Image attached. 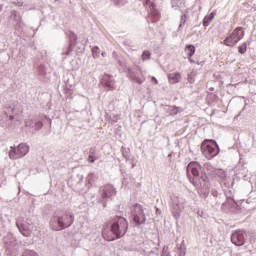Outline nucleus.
Segmentation results:
<instances>
[{"instance_id": "nucleus-1", "label": "nucleus", "mask_w": 256, "mask_h": 256, "mask_svg": "<svg viewBox=\"0 0 256 256\" xmlns=\"http://www.w3.org/2000/svg\"><path fill=\"white\" fill-rule=\"evenodd\" d=\"M73 215L67 212H59L51 218L50 227L53 231H61L62 229H67L71 227L74 221Z\"/></svg>"}, {"instance_id": "nucleus-2", "label": "nucleus", "mask_w": 256, "mask_h": 256, "mask_svg": "<svg viewBox=\"0 0 256 256\" xmlns=\"http://www.w3.org/2000/svg\"><path fill=\"white\" fill-rule=\"evenodd\" d=\"M201 152L206 159H213L219 155V145L215 140H204L201 144Z\"/></svg>"}, {"instance_id": "nucleus-3", "label": "nucleus", "mask_w": 256, "mask_h": 256, "mask_svg": "<svg viewBox=\"0 0 256 256\" xmlns=\"http://www.w3.org/2000/svg\"><path fill=\"white\" fill-rule=\"evenodd\" d=\"M245 37V29L236 27L223 41L226 47H235Z\"/></svg>"}, {"instance_id": "nucleus-4", "label": "nucleus", "mask_w": 256, "mask_h": 256, "mask_svg": "<svg viewBox=\"0 0 256 256\" xmlns=\"http://www.w3.org/2000/svg\"><path fill=\"white\" fill-rule=\"evenodd\" d=\"M112 231L121 239L127 233V229H129V223L127 219L123 217H117L113 220L112 224Z\"/></svg>"}, {"instance_id": "nucleus-5", "label": "nucleus", "mask_w": 256, "mask_h": 256, "mask_svg": "<svg viewBox=\"0 0 256 256\" xmlns=\"http://www.w3.org/2000/svg\"><path fill=\"white\" fill-rule=\"evenodd\" d=\"M29 153V146L25 143H21L18 146H11L10 151L8 153L10 159H21V157H25Z\"/></svg>"}, {"instance_id": "nucleus-6", "label": "nucleus", "mask_w": 256, "mask_h": 256, "mask_svg": "<svg viewBox=\"0 0 256 256\" xmlns=\"http://www.w3.org/2000/svg\"><path fill=\"white\" fill-rule=\"evenodd\" d=\"M132 217L136 225H143V223H145V211L143 210V206L141 204H135L132 207Z\"/></svg>"}, {"instance_id": "nucleus-7", "label": "nucleus", "mask_w": 256, "mask_h": 256, "mask_svg": "<svg viewBox=\"0 0 256 256\" xmlns=\"http://www.w3.org/2000/svg\"><path fill=\"white\" fill-rule=\"evenodd\" d=\"M231 241L236 247H243L245 243V232L243 230H236L231 235Z\"/></svg>"}, {"instance_id": "nucleus-8", "label": "nucleus", "mask_w": 256, "mask_h": 256, "mask_svg": "<svg viewBox=\"0 0 256 256\" xmlns=\"http://www.w3.org/2000/svg\"><path fill=\"white\" fill-rule=\"evenodd\" d=\"M187 173H192L193 177H199L201 173V164L197 162H190L187 167Z\"/></svg>"}, {"instance_id": "nucleus-9", "label": "nucleus", "mask_w": 256, "mask_h": 256, "mask_svg": "<svg viewBox=\"0 0 256 256\" xmlns=\"http://www.w3.org/2000/svg\"><path fill=\"white\" fill-rule=\"evenodd\" d=\"M102 237L105 239V241H115V239H119V237L115 234V231H113L112 226H110V230L109 228L103 229Z\"/></svg>"}, {"instance_id": "nucleus-10", "label": "nucleus", "mask_w": 256, "mask_h": 256, "mask_svg": "<svg viewBox=\"0 0 256 256\" xmlns=\"http://www.w3.org/2000/svg\"><path fill=\"white\" fill-rule=\"evenodd\" d=\"M102 85L107 87V89H110V91H113V89H115V80H113V76L105 74L102 78Z\"/></svg>"}, {"instance_id": "nucleus-11", "label": "nucleus", "mask_w": 256, "mask_h": 256, "mask_svg": "<svg viewBox=\"0 0 256 256\" xmlns=\"http://www.w3.org/2000/svg\"><path fill=\"white\" fill-rule=\"evenodd\" d=\"M200 192L206 195H209V191L211 190V183H209V178L207 176H202V182L200 181Z\"/></svg>"}, {"instance_id": "nucleus-12", "label": "nucleus", "mask_w": 256, "mask_h": 256, "mask_svg": "<svg viewBox=\"0 0 256 256\" xmlns=\"http://www.w3.org/2000/svg\"><path fill=\"white\" fill-rule=\"evenodd\" d=\"M115 195V188L112 185H106L102 188V198L107 199L109 197H113Z\"/></svg>"}, {"instance_id": "nucleus-13", "label": "nucleus", "mask_w": 256, "mask_h": 256, "mask_svg": "<svg viewBox=\"0 0 256 256\" xmlns=\"http://www.w3.org/2000/svg\"><path fill=\"white\" fill-rule=\"evenodd\" d=\"M150 8V16L152 17V23H157L159 19H161V14L159 13V10L155 8V3H151Z\"/></svg>"}, {"instance_id": "nucleus-14", "label": "nucleus", "mask_w": 256, "mask_h": 256, "mask_svg": "<svg viewBox=\"0 0 256 256\" xmlns=\"http://www.w3.org/2000/svg\"><path fill=\"white\" fill-rule=\"evenodd\" d=\"M168 81L171 85H175V83H179L181 81V73L174 72L168 75Z\"/></svg>"}, {"instance_id": "nucleus-15", "label": "nucleus", "mask_w": 256, "mask_h": 256, "mask_svg": "<svg viewBox=\"0 0 256 256\" xmlns=\"http://www.w3.org/2000/svg\"><path fill=\"white\" fill-rule=\"evenodd\" d=\"M215 15H217V13L212 12V13H210L208 16H206V17L203 19V26H204V27H209V25H211V21H212L213 19H215Z\"/></svg>"}, {"instance_id": "nucleus-16", "label": "nucleus", "mask_w": 256, "mask_h": 256, "mask_svg": "<svg viewBox=\"0 0 256 256\" xmlns=\"http://www.w3.org/2000/svg\"><path fill=\"white\" fill-rule=\"evenodd\" d=\"M185 53L188 55V59L191 61V57L195 55V46L187 45L184 49Z\"/></svg>"}, {"instance_id": "nucleus-17", "label": "nucleus", "mask_w": 256, "mask_h": 256, "mask_svg": "<svg viewBox=\"0 0 256 256\" xmlns=\"http://www.w3.org/2000/svg\"><path fill=\"white\" fill-rule=\"evenodd\" d=\"M238 53H240L241 55H245V53H247V43L244 42L242 45H240L238 47Z\"/></svg>"}, {"instance_id": "nucleus-18", "label": "nucleus", "mask_w": 256, "mask_h": 256, "mask_svg": "<svg viewBox=\"0 0 256 256\" xmlns=\"http://www.w3.org/2000/svg\"><path fill=\"white\" fill-rule=\"evenodd\" d=\"M132 81H135L136 83H138V85H141V83H143L145 81V77H141L139 78V76H131Z\"/></svg>"}, {"instance_id": "nucleus-19", "label": "nucleus", "mask_w": 256, "mask_h": 256, "mask_svg": "<svg viewBox=\"0 0 256 256\" xmlns=\"http://www.w3.org/2000/svg\"><path fill=\"white\" fill-rule=\"evenodd\" d=\"M151 57V52L150 51H144L142 54V60L145 61Z\"/></svg>"}, {"instance_id": "nucleus-20", "label": "nucleus", "mask_w": 256, "mask_h": 256, "mask_svg": "<svg viewBox=\"0 0 256 256\" xmlns=\"http://www.w3.org/2000/svg\"><path fill=\"white\" fill-rule=\"evenodd\" d=\"M188 177H189V181L192 183V185H194V187H199V183L195 181V178L191 177V175H188Z\"/></svg>"}, {"instance_id": "nucleus-21", "label": "nucleus", "mask_w": 256, "mask_h": 256, "mask_svg": "<svg viewBox=\"0 0 256 256\" xmlns=\"http://www.w3.org/2000/svg\"><path fill=\"white\" fill-rule=\"evenodd\" d=\"M92 52H93V55H94V57H99V47H94L93 49H92Z\"/></svg>"}, {"instance_id": "nucleus-22", "label": "nucleus", "mask_w": 256, "mask_h": 256, "mask_svg": "<svg viewBox=\"0 0 256 256\" xmlns=\"http://www.w3.org/2000/svg\"><path fill=\"white\" fill-rule=\"evenodd\" d=\"M88 161H89V163H95V161H97V157H95L93 155H89L88 156Z\"/></svg>"}, {"instance_id": "nucleus-23", "label": "nucleus", "mask_w": 256, "mask_h": 256, "mask_svg": "<svg viewBox=\"0 0 256 256\" xmlns=\"http://www.w3.org/2000/svg\"><path fill=\"white\" fill-rule=\"evenodd\" d=\"M152 81H154L155 85H159V81L157 80V78L152 77Z\"/></svg>"}, {"instance_id": "nucleus-24", "label": "nucleus", "mask_w": 256, "mask_h": 256, "mask_svg": "<svg viewBox=\"0 0 256 256\" xmlns=\"http://www.w3.org/2000/svg\"><path fill=\"white\" fill-rule=\"evenodd\" d=\"M151 3H153V2H151V0H146V5H150V7H151Z\"/></svg>"}, {"instance_id": "nucleus-25", "label": "nucleus", "mask_w": 256, "mask_h": 256, "mask_svg": "<svg viewBox=\"0 0 256 256\" xmlns=\"http://www.w3.org/2000/svg\"><path fill=\"white\" fill-rule=\"evenodd\" d=\"M24 237H29L30 233L29 232H26V233H23Z\"/></svg>"}, {"instance_id": "nucleus-26", "label": "nucleus", "mask_w": 256, "mask_h": 256, "mask_svg": "<svg viewBox=\"0 0 256 256\" xmlns=\"http://www.w3.org/2000/svg\"><path fill=\"white\" fill-rule=\"evenodd\" d=\"M19 7L23 6V2L18 3Z\"/></svg>"}, {"instance_id": "nucleus-27", "label": "nucleus", "mask_w": 256, "mask_h": 256, "mask_svg": "<svg viewBox=\"0 0 256 256\" xmlns=\"http://www.w3.org/2000/svg\"><path fill=\"white\" fill-rule=\"evenodd\" d=\"M1 9H3V6L0 5V11H1Z\"/></svg>"}, {"instance_id": "nucleus-28", "label": "nucleus", "mask_w": 256, "mask_h": 256, "mask_svg": "<svg viewBox=\"0 0 256 256\" xmlns=\"http://www.w3.org/2000/svg\"><path fill=\"white\" fill-rule=\"evenodd\" d=\"M102 57H105V53H102Z\"/></svg>"}]
</instances>
